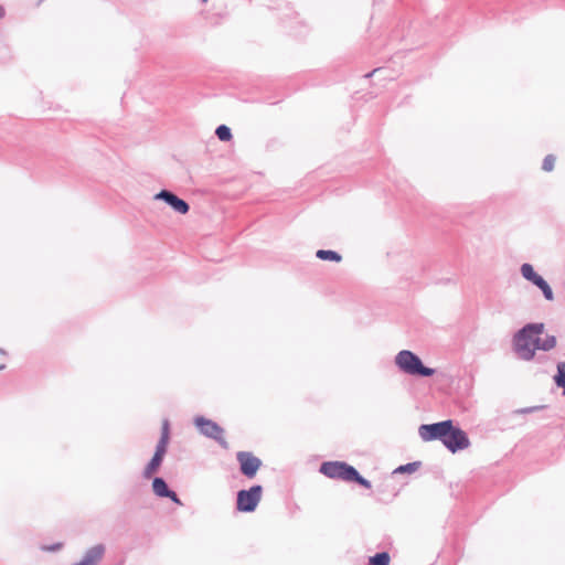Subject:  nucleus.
<instances>
[{
  "label": "nucleus",
  "instance_id": "13",
  "mask_svg": "<svg viewBox=\"0 0 565 565\" xmlns=\"http://www.w3.org/2000/svg\"><path fill=\"white\" fill-rule=\"evenodd\" d=\"M391 557L386 552L377 553L376 555L370 557V565H390Z\"/></svg>",
  "mask_w": 565,
  "mask_h": 565
},
{
  "label": "nucleus",
  "instance_id": "11",
  "mask_svg": "<svg viewBox=\"0 0 565 565\" xmlns=\"http://www.w3.org/2000/svg\"><path fill=\"white\" fill-rule=\"evenodd\" d=\"M152 489H153V492L158 495V497H167L170 492V490L168 489V486L166 483V481L161 478H156L152 482Z\"/></svg>",
  "mask_w": 565,
  "mask_h": 565
},
{
  "label": "nucleus",
  "instance_id": "17",
  "mask_svg": "<svg viewBox=\"0 0 565 565\" xmlns=\"http://www.w3.org/2000/svg\"><path fill=\"white\" fill-rule=\"evenodd\" d=\"M555 383L564 388L565 394V363H559L557 365V374L554 377Z\"/></svg>",
  "mask_w": 565,
  "mask_h": 565
},
{
  "label": "nucleus",
  "instance_id": "1",
  "mask_svg": "<svg viewBox=\"0 0 565 565\" xmlns=\"http://www.w3.org/2000/svg\"><path fill=\"white\" fill-rule=\"evenodd\" d=\"M513 349L518 356L531 361L537 350L550 351L557 344L556 337L545 332V324L527 323L513 337Z\"/></svg>",
  "mask_w": 565,
  "mask_h": 565
},
{
  "label": "nucleus",
  "instance_id": "12",
  "mask_svg": "<svg viewBox=\"0 0 565 565\" xmlns=\"http://www.w3.org/2000/svg\"><path fill=\"white\" fill-rule=\"evenodd\" d=\"M316 255L322 260L339 263L342 259L341 255L333 250L319 249Z\"/></svg>",
  "mask_w": 565,
  "mask_h": 565
},
{
  "label": "nucleus",
  "instance_id": "20",
  "mask_svg": "<svg viewBox=\"0 0 565 565\" xmlns=\"http://www.w3.org/2000/svg\"><path fill=\"white\" fill-rule=\"evenodd\" d=\"M168 444H169V440L160 439L158 445H157V449L156 450H158L159 452H162V454L166 455Z\"/></svg>",
  "mask_w": 565,
  "mask_h": 565
},
{
  "label": "nucleus",
  "instance_id": "21",
  "mask_svg": "<svg viewBox=\"0 0 565 565\" xmlns=\"http://www.w3.org/2000/svg\"><path fill=\"white\" fill-rule=\"evenodd\" d=\"M166 498H170L172 501H174L179 504L181 503L180 500L178 499L177 494L173 491H170Z\"/></svg>",
  "mask_w": 565,
  "mask_h": 565
},
{
  "label": "nucleus",
  "instance_id": "18",
  "mask_svg": "<svg viewBox=\"0 0 565 565\" xmlns=\"http://www.w3.org/2000/svg\"><path fill=\"white\" fill-rule=\"evenodd\" d=\"M555 162L556 157L554 154H547L543 160L542 169L546 172H551L555 167Z\"/></svg>",
  "mask_w": 565,
  "mask_h": 565
},
{
  "label": "nucleus",
  "instance_id": "15",
  "mask_svg": "<svg viewBox=\"0 0 565 565\" xmlns=\"http://www.w3.org/2000/svg\"><path fill=\"white\" fill-rule=\"evenodd\" d=\"M521 273L523 277L534 284V280L536 278L541 277L539 274L535 273L534 268L530 264H523L521 267Z\"/></svg>",
  "mask_w": 565,
  "mask_h": 565
},
{
  "label": "nucleus",
  "instance_id": "7",
  "mask_svg": "<svg viewBox=\"0 0 565 565\" xmlns=\"http://www.w3.org/2000/svg\"><path fill=\"white\" fill-rule=\"evenodd\" d=\"M237 460L241 466V471L247 478H253L262 466V461L252 452L239 451Z\"/></svg>",
  "mask_w": 565,
  "mask_h": 565
},
{
  "label": "nucleus",
  "instance_id": "23",
  "mask_svg": "<svg viewBox=\"0 0 565 565\" xmlns=\"http://www.w3.org/2000/svg\"><path fill=\"white\" fill-rule=\"evenodd\" d=\"M4 369V364H0V370Z\"/></svg>",
  "mask_w": 565,
  "mask_h": 565
},
{
  "label": "nucleus",
  "instance_id": "16",
  "mask_svg": "<svg viewBox=\"0 0 565 565\" xmlns=\"http://www.w3.org/2000/svg\"><path fill=\"white\" fill-rule=\"evenodd\" d=\"M215 134H216L217 138L222 141H230L232 139L231 129L225 125L218 126L216 128Z\"/></svg>",
  "mask_w": 565,
  "mask_h": 565
},
{
  "label": "nucleus",
  "instance_id": "4",
  "mask_svg": "<svg viewBox=\"0 0 565 565\" xmlns=\"http://www.w3.org/2000/svg\"><path fill=\"white\" fill-rule=\"evenodd\" d=\"M448 431L449 433L446 434L447 437L444 438L443 444L451 452L469 447L470 441L467 434L459 427L455 426L452 420H450V429H448Z\"/></svg>",
  "mask_w": 565,
  "mask_h": 565
},
{
  "label": "nucleus",
  "instance_id": "9",
  "mask_svg": "<svg viewBox=\"0 0 565 565\" xmlns=\"http://www.w3.org/2000/svg\"><path fill=\"white\" fill-rule=\"evenodd\" d=\"M154 198L158 200H163L175 212H178L180 214H186L189 212V204L184 200L179 199L177 195H174L173 193H171L169 191L162 190Z\"/></svg>",
  "mask_w": 565,
  "mask_h": 565
},
{
  "label": "nucleus",
  "instance_id": "22",
  "mask_svg": "<svg viewBox=\"0 0 565 565\" xmlns=\"http://www.w3.org/2000/svg\"><path fill=\"white\" fill-rule=\"evenodd\" d=\"M4 15V9L2 7H0V18H2Z\"/></svg>",
  "mask_w": 565,
  "mask_h": 565
},
{
  "label": "nucleus",
  "instance_id": "14",
  "mask_svg": "<svg viewBox=\"0 0 565 565\" xmlns=\"http://www.w3.org/2000/svg\"><path fill=\"white\" fill-rule=\"evenodd\" d=\"M534 285L537 286L543 291L544 297L547 300H553V291L548 284L542 277L536 278V280H534Z\"/></svg>",
  "mask_w": 565,
  "mask_h": 565
},
{
  "label": "nucleus",
  "instance_id": "3",
  "mask_svg": "<svg viewBox=\"0 0 565 565\" xmlns=\"http://www.w3.org/2000/svg\"><path fill=\"white\" fill-rule=\"evenodd\" d=\"M395 362L403 372L411 375L431 376L435 373V370L424 366L420 359L408 350L401 351Z\"/></svg>",
  "mask_w": 565,
  "mask_h": 565
},
{
  "label": "nucleus",
  "instance_id": "24",
  "mask_svg": "<svg viewBox=\"0 0 565 565\" xmlns=\"http://www.w3.org/2000/svg\"><path fill=\"white\" fill-rule=\"evenodd\" d=\"M207 0H203V2H206Z\"/></svg>",
  "mask_w": 565,
  "mask_h": 565
},
{
  "label": "nucleus",
  "instance_id": "19",
  "mask_svg": "<svg viewBox=\"0 0 565 565\" xmlns=\"http://www.w3.org/2000/svg\"><path fill=\"white\" fill-rule=\"evenodd\" d=\"M169 434H170L169 422L166 419L162 423V431H161V438L160 439L169 440Z\"/></svg>",
  "mask_w": 565,
  "mask_h": 565
},
{
  "label": "nucleus",
  "instance_id": "2",
  "mask_svg": "<svg viewBox=\"0 0 565 565\" xmlns=\"http://www.w3.org/2000/svg\"><path fill=\"white\" fill-rule=\"evenodd\" d=\"M320 472L331 479H339L348 482L354 481L366 489L371 488V483L361 477L354 467L343 461L323 462L320 467Z\"/></svg>",
  "mask_w": 565,
  "mask_h": 565
},
{
  "label": "nucleus",
  "instance_id": "8",
  "mask_svg": "<svg viewBox=\"0 0 565 565\" xmlns=\"http://www.w3.org/2000/svg\"><path fill=\"white\" fill-rule=\"evenodd\" d=\"M195 425L203 435L218 441L223 440L224 430L215 422L204 417H199L195 419Z\"/></svg>",
  "mask_w": 565,
  "mask_h": 565
},
{
  "label": "nucleus",
  "instance_id": "6",
  "mask_svg": "<svg viewBox=\"0 0 565 565\" xmlns=\"http://www.w3.org/2000/svg\"><path fill=\"white\" fill-rule=\"evenodd\" d=\"M450 429V420H444L429 425H422L418 429V434L424 441L431 440H440L443 443L444 438L447 437L446 434L449 433Z\"/></svg>",
  "mask_w": 565,
  "mask_h": 565
},
{
  "label": "nucleus",
  "instance_id": "10",
  "mask_svg": "<svg viewBox=\"0 0 565 565\" xmlns=\"http://www.w3.org/2000/svg\"><path fill=\"white\" fill-rule=\"evenodd\" d=\"M163 457H164V454L156 450L152 459L150 460V462L148 463V466L145 469V476L147 478L151 477L153 473L157 472V470L159 469V467L163 460Z\"/></svg>",
  "mask_w": 565,
  "mask_h": 565
},
{
  "label": "nucleus",
  "instance_id": "5",
  "mask_svg": "<svg viewBox=\"0 0 565 565\" xmlns=\"http://www.w3.org/2000/svg\"><path fill=\"white\" fill-rule=\"evenodd\" d=\"M262 492L260 486H253L248 490H241L237 493V510L241 512L254 511L260 501Z\"/></svg>",
  "mask_w": 565,
  "mask_h": 565
}]
</instances>
